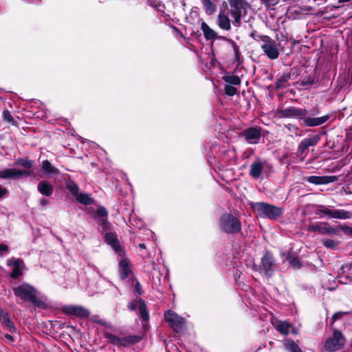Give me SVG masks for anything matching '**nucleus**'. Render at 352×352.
<instances>
[{
  "instance_id": "nucleus-50",
  "label": "nucleus",
  "mask_w": 352,
  "mask_h": 352,
  "mask_svg": "<svg viewBox=\"0 0 352 352\" xmlns=\"http://www.w3.org/2000/svg\"><path fill=\"white\" fill-rule=\"evenodd\" d=\"M139 247L142 249H144L146 247H145V244L144 243H140L139 244Z\"/></svg>"
},
{
  "instance_id": "nucleus-48",
  "label": "nucleus",
  "mask_w": 352,
  "mask_h": 352,
  "mask_svg": "<svg viewBox=\"0 0 352 352\" xmlns=\"http://www.w3.org/2000/svg\"><path fill=\"white\" fill-rule=\"evenodd\" d=\"M40 204L42 206H45V205L48 204V201L45 199H42L40 201Z\"/></svg>"
},
{
  "instance_id": "nucleus-42",
  "label": "nucleus",
  "mask_w": 352,
  "mask_h": 352,
  "mask_svg": "<svg viewBox=\"0 0 352 352\" xmlns=\"http://www.w3.org/2000/svg\"><path fill=\"white\" fill-rule=\"evenodd\" d=\"M139 307V300L129 303L128 307L130 310H135Z\"/></svg>"
},
{
  "instance_id": "nucleus-43",
  "label": "nucleus",
  "mask_w": 352,
  "mask_h": 352,
  "mask_svg": "<svg viewBox=\"0 0 352 352\" xmlns=\"http://www.w3.org/2000/svg\"><path fill=\"white\" fill-rule=\"evenodd\" d=\"M32 175V173L28 170H23L19 169V177L21 178L23 176H30Z\"/></svg>"
},
{
  "instance_id": "nucleus-5",
  "label": "nucleus",
  "mask_w": 352,
  "mask_h": 352,
  "mask_svg": "<svg viewBox=\"0 0 352 352\" xmlns=\"http://www.w3.org/2000/svg\"><path fill=\"white\" fill-rule=\"evenodd\" d=\"M219 228L227 234H235L241 231V225L236 217L230 214H224L219 219Z\"/></svg>"
},
{
  "instance_id": "nucleus-44",
  "label": "nucleus",
  "mask_w": 352,
  "mask_h": 352,
  "mask_svg": "<svg viewBox=\"0 0 352 352\" xmlns=\"http://www.w3.org/2000/svg\"><path fill=\"white\" fill-rule=\"evenodd\" d=\"M135 291L138 294H142V287H141L140 283L139 282H136Z\"/></svg>"
},
{
  "instance_id": "nucleus-21",
  "label": "nucleus",
  "mask_w": 352,
  "mask_h": 352,
  "mask_svg": "<svg viewBox=\"0 0 352 352\" xmlns=\"http://www.w3.org/2000/svg\"><path fill=\"white\" fill-rule=\"evenodd\" d=\"M0 177L3 179H19L18 168H7L0 170Z\"/></svg>"
},
{
  "instance_id": "nucleus-34",
  "label": "nucleus",
  "mask_w": 352,
  "mask_h": 352,
  "mask_svg": "<svg viewBox=\"0 0 352 352\" xmlns=\"http://www.w3.org/2000/svg\"><path fill=\"white\" fill-rule=\"evenodd\" d=\"M7 264L8 265L13 267H21L23 264V261L17 258H10L7 261Z\"/></svg>"
},
{
  "instance_id": "nucleus-3",
  "label": "nucleus",
  "mask_w": 352,
  "mask_h": 352,
  "mask_svg": "<svg viewBox=\"0 0 352 352\" xmlns=\"http://www.w3.org/2000/svg\"><path fill=\"white\" fill-rule=\"evenodd\" d=\"M258 38L263 54L270 60L277 59L280 54L279 43L268 36H259Z\"/></svg>"
},
{
  "instance_id": "nucleus-10",
  "label": "nucleus",
  "mask_w": 352,
  "mask_h": 352,
  "mask_svg": "<svg viewBox=\"0 0 352 352\" xmlns=\"http://www.w3.org/2000/svg\"><path fill=\"white\" fill-rule=\"evenodd\" d=\"M317 214H324L328 215L329 217L339 219H346L351 217V214L344 210H333L328 207L322 205L317 206Z\"/></svg>"
},
{
  "instance_id": "nucleus-14",
  "label": "nucleus",
  "mask_w": 352,
  "mask_h": 352,
  "mask_svg": "<svg viewBox=\"0 0 352 352\" xmlns=\"http://www.w3.org/2000/svg\"><path fill=\"white\" fill-rule=\"evenodd\" d=\"M338 180V177L335 175L327 176H309L307 177V181L311 184L316 185L327 184L335 182Z\"/></svg>"
},
{
  "instance_id": "nucleus-41",
  "label": "nucleus",
  "mask_w": 352,
  "mask_h": 352,
  "mask_svg": "<svg viewBox=\"0 0 352 352\" xmlns=\"http://www.w3.org/2000/svg\"><path fill=\"white\" fill-rule=\"evenodd\" d=\"M96 214L100 217H105L107 216V211L105 208L100 207L96 211Z\"/></svg>"
},
{
  "instance_id": "nucleus-17",
  "label": "nucleus",
  "mask_w": 352,
  "mask_h": 352,
  "mask_svg": "<svg viewBox=\"0 0 352 352\" xmlns=\"http://www.w3.org/2000/svg\"><path fill=\"white\" fill-rule=\"evenodd\" d=\"M38 191L44 196L50 197L54 192L53 186L47 181H41L37 185Z\"/></svg>"
},
{
  "instance_id": "nucleus-11",
  "label": "nucleus",
  "mask_w": 352,
  "mask_h": 352,
  "mask_svg": "<svg viewBox=\"0 0 352 352\" xmlns=\"http://www.w3.org/2000/svg\"><path fill=\"white\" fill-rule=\"evenodd\" d=\"M261 265L265 274L270 277L275 269V261L272 254L268 252H265L261 258Z\"/></svg>"
},
{
  "instance_id": "nucleus-37",
  "label": "nucleus",
  "mask_w": 352,
  "mask_h": 352,
  "mask_svg": "<svg viewBox=\"0 0 352 352\" xmlns=\"http://www.w3.org/2000/svg\"><path fill=\"white\" fill-rule=\"evenodd\" d=\"M3 116L4 120L7 121L8 122H10V123L14 122V118L8 110H5L3 112Z\"/></svg>"
},
{
  "instance_id": "nucleus-35",
  "label": "nucleus",
  "mask_w": 352,
  "mask_h": 352,
  "mask_svg": "<svg viewBox=\"0 0 352 352\" xmlns=\"http://www.w3.org/2000/svg\"><path fill=\"white\" fill-rule=\"evenodd\" d=\"M286 259L294 267H300V261L297 258L287 255Z\"/></svg>"
},
{
  "instance_id": "nucleus-51",
  "label": "nucleus",
  "mask_w": 352,
  "mask_h": 352,
  "mask_svg": "<svg viewBox=\"0 0 352 352\" xmlns=\"http://www.w3.org/2000/svg\"><path fill=\"white\" fill-rule=\"evenodd\" d=\"M101 224L102 225L103 227H104L105 224H106V221L104 220V219H102L101 220Z\"/></svg>"
},
{
  "instance_id": "nucleus-8",
  "label": "nucleus",
  "mask_w": 352,
  "mask_h": 352,
  "mask_svg": "<svg viewBox=\"0 0 352 352\" xmlns=\"http://www.w3.org/2000/svg\"><path fill=\"white\" fill-rule=\"evenodd\" d=\"M345 344V338L340 331L334 330L332 336L324 343V349L327 351L333 352L341 349Z\"/></svg>"
},
{
  "instance_id": "nucleus-38",
  "label": "nucleus",
  "mask_w": 352,
  "mask_h": 352,
  "mask_svg": "<svg viewBox=\"0 0 352 352\" xmlns=\"http://www.w3.org/2000/svg\"><path fill=\"white\" fill-rule=\"evenodd\" d=\"M67 188L74 195L77 194L78 191V187L76 184H67Z\"/></svg>"
},
{
  "instance_id": "nucleus-29",
  "label": "nucleus",
  "mask_w": 352,
  "mask_h": 352,
  "mask_svg": "<svg viewBox=\"0 0 352 352\" xmlns=\"http://www.w3.org/2000/svg\"><path fill=\"white\" fill-rule=\"evenodd\" d=\"M208 14H212L216 10L215 5L210 0H201Z\"/></svg>"
},
{
  "instance_id": "nucleus-28",
  "label": "nucleus",
  "mask_w": 352,
  "mask_h": 352,
  "mask_svg": "<svg viewBox=\"0 0 352 352\" xmlns=\"http://www.w3.org/2000/svg\"><path fill=\"white\" fill-rule=\"evenodd\" d=\"M139 315L144 320H148L149 319V315L148 311H146V306L144 300L140 299L139 300Z\"/></svg>"
},
{
  "instance_id": "nucleus-32",
  "label": "nucleus",
  "mask_w": 352,
  "mask_h": 352,
  "mask_svg": "<svg viewBox=\"0 0 352 352\" xmlns=\"http://www.w3.org/2000/svg\"><path fill=\"white\" fill-rule=\"evenodd\" d=\"M77 200L80 203L84 204L86 205L91 204L93 202V199L89 197V195H88L87 194H82V193L80 194L77 197Z\"/></svg>"
},
{
  "instance_id": "nucleus-30",
  "label": "nucleus",
  "mask_w": 352,
  "mask_h": 352,
  "mask_svg": "<svg viewBox=\"0 0 352 352\" xmlns=\"http://www.w3.org/2000/svg\"><path fill=\"white\" fill-rule=\"evenodd\" d=\"M223 80L230 85H238L241 83V79L239 76L234 75H227L223 77Z\"/></svg>"
},
{
  "instance_id": "nucleus-6",
  "label": "nucleus",
  "mask_w": 352,
  "mask_h": 352,
  "mask_svg": "<svg viewBox=\"0 0 352 352\" xmlns=\"http://www.w3.org/2000/svg\"><path fill=\"white\" fill-rule=\"evenodd\" d=\"M230 9L229 13L234 18L233 23L239 27L241 25V16L245 14L247 3L243 0H230Z\"/></svg>"
},
{
  "instance_id": "nucleus-40",
  "label": "nucleus",
  "mask_w": 352,
  "mask_h": 352,
  "mask_svg": "<svg viewBox=\"0 0 352 352\" xmlns=\"http://www.w3.org/2000/svg\"><path fill=\"white\" fill-rule=\"evenodd\" d=\"M346 314H347L346 312H343V311H338V312L335 313L331 318V320H332L331 324L333 322H335V321H336L339 318H342L344 315H345Z\"/></svg>"
},
{
  "instance_id": "nucleus-33",
  "label": "nucleus",
  "mask_w": 352,
  "mask_h": 352,
  "mask_svg": "<svg viewBox=\"0 0 352 352\" xmlns=\"http://www.w3.org/2000/svg\"><path fill=\"white\" fill-rule=\"evenodd\" d=\"M322 244L327 248L335 250L338 248V243L333 239H324L322 241Z\"/></svg>"
},
{
  "instance_id": "nucleus-27",
  "label": "nucleus",
  "mask_w": 352,
  "mask_h": 352,
  "mask_svg": "<svg viewBox=\"0 0 352 352\" xmlns=\"http://www.w3.org/2000/svg\"><path fill=\"white\" fill-rule=\"evenodd\" d=\"M284 346L289 352H302L299 346L292 340H285L284 342Z\"/></svg>"
},
{
  "instance_id": "nucleus-2",
  "label": "nucleus",
  "mask_w": 352,
  "mask_h": 352,
  "mask_svg": "<svg viewBox=\"0 0 352 352\" xmlns=\"http://www.w3.org/2000/svg\"><path fill=\"white\" fill-rule=\"evenodd\" d=\"M14 294L23 301H29L38 307H44L45 302L37 297L36 289L30 284L23 283L13 288Z\"/></svg>"
},
{
  "instance_id": "nucleus-31",
  "label": "nucleus",
  "mask_w": 352,
  "mask_h": 352,
  "mask_svg": "<svg viewBox=\"0 0 352 352\" xmlns=\"http://www.w3.org/2000/svg\"><path fill=\"white\" fill-rule=\"evenodd\" d=\"M16 164L24 168H30L34 164V162L24 158H19L16 161Z\"/></svg>"
},
{
  "instance_id": "nucleus-49",
  "label": "nucleus",
  "mask_w": 352,
  "mask_h": 352,
  "mask_svg": "<svg viewBox=\"0 0 352 352\" xmlns=\"http://www.w3.org/2000/svg\"><path fill=\"white\" fill-rule=\"evenodd\" d=\"M351 0H338L339 3L349 2Z\"/></svg>"
},
{
  "instance_id": "nucleus-25",
  "label": "nucleus",
  "mask_w": 352,
  "mask_h": 352,
  "mask_svg": "<svg viewBox=\"0 0 352 352\" xmlns=\"http://www.w3.org/2000/svg\"><path fill=\"white\" fill-rule=\"evenodd\" d=\"M219 27L225 30H229L231 28L230 19L224 14H219L218 17Z\"/></svg>"
},
{
  "instance_id": "nucleus-12",
  "label": "nucleus",
  "mask_w": 352,
  "mask_h": 352,
  "mask_svg": "<svg viewBox=\"0 0 352 352\" xmlns=\"http://www.w3.org/2000/svg\"><path fill=\"white\" fill-rule=\"evenodd\" d=\"M63 311L67 315L78 316L80 318H88L90 312L87 309L78 305H67L63 307Z\"/></svg>"
},
{
  "instance_id": "nucleus-15",
  "label": "nucleus",
  "mask_w": 352,
  "mask_h": 352,
  "mask_svg": "<svg viewBox=\"0 0 352 352\" xmlns=\"http://www.w3.org/2000/svg\"><path fill=\"white\" fill-rule=\"evenodd\" d=\"M265 168V163L257 159L252 163L250 167L249 174L254 179H258L262 175Z\"/></svg>"
},
{
  "instance_id": "nucleus-19",
  "label": "nucleus",
  "mask_w": 352,
  "mask_h": 352,
  "mask_svg": "<svg viewBox=\"0 0 352 352\" xmlns=\"http://www.w3.org/2000/svg\"><path fill=\"white\" fill-rule=\"evenodd\" d=\"M106 242L110 245L115 251L119 252L121 249L120 244L116 234L112 232L107 233L105 235Z\"/></svg>"
},
{
  "instance_id": "nucleus-20",
  "label": "nucleus",
  "mask_w": 352,
  "mask_h": 352,
  "mask_svg": "<svg viewBox=\"0 0 352 352\" xmlns=\"http://www.w3.org/2000/svg\"><path fill=\"white\" fill-rule=\"evenodd\" d=\"M41 171L47 175H53L58 173V170L53 166L48 160H44L41 163Z\"/></svg>"
},
{
  "instance_id": "nucleus-47",
  "label": "nucleus",
  "mask_w": 352,
  "mask_h": 352,
  "mask_svg": "<svg viewBox=\"0 0 352 352\" xmlns=\"http://www.w3.org/2000/svg\"><path fill=\"white\" fill-rule=\"evenodd\" d=\"M7 193V190L6 188H2L0 186V198L3 197Z\"/></svg>"
},
{
  "instance_id": "nucleus-4",
  "label": "nucleus",
  "mask_w": 352,
  "mask_h": 352,
  "mask_svg": "<svg viewBox=\"0 0 352 352\" xmlns=\"http://www.w3.org/2000/svg\"><path fill=\"white\" fill-rule=\"evenodd\" d=\"M254 210L261 217L276 220L282 215V208L264 202L256 203Z\"/></svg>"
},
{
  "instance_id": "nucleus-23",
  "label": "nucleus",
  "mask_w": 352,
  "mask_h": 352,
  "mask_svg": "<svg viewBox=\"0 0 352 352\" xmlns=\"http://www.w3.org/2000/svg\"><path fill=\"white\" fill-rule=\"evenodd\" d=\"M119 269L121 278L122 279L126 278L131 272L127 259L123 258L120 261Z\"/></svg>"
},
{
  "instance_id": "nucleus-39",
  "label": "nucleus",
  "mask_w": 352,
  "mask_h": 352,
  "mask_svg": "<svg viewBox=\"0 0 352 352\" xmlns=\"http://www.w3.org/2000/svg\"><path fill=\"white\" fill-rule=\"evenodd\" d=\"M21 274L22 272L21 267H14L12 272H11L10 276L12 278H16L21 276Z\"/></svg>"
},
{
  "instance_id": "nucleus-26",
  "label": "nucleus",
  "mask_w": 352,
  "mask_h": 352,
  "mask_svg": "<svg viewBox=\"0 0 352 352\" xmlns=\"http://www.w3.org/2000/svg\"><path fill=\"white\" fill-rule=\"evenodd\" d=\"M315 144L316 142L312 139L305 138L300 142L298 146V151L301 154H303L309 146H313Z\"/></svg>"
},
{
  "instance_id": "nucleus-9",
  "label": "nucleus",
  "mask_w": 352,
  "mask_h": 352,
  "mask_svg": "<svg viewBox=\"0 0 352 352\" xmlns=\"http://www.w3.org/2000/svg\"><path fill=\"white\" fill-rule=\"evenodd\" d=\"M164 320L176 332L179 333L183 330L185 324V319L173 311L168 310L166 311Z\"/></svg>"
},
{
  "instance_id": "nucleus-46",
  "label": "nucleus",
  "mask_w": 352,
  "mask_h": 352,
  "mask_svg": "<svg viewBox=\"0 0 352 352\" xmlns=\"http://www.w3.org/2000/svg\"><path fill=\"white\" fill-rule=\"evenodd\" d=\"M8 247L5 244H0V253L3 252H7Z\"/></svg>"
},
{
  "instance_id": "nucleus-22",
  "label": "nucleus",
  "mask_w": 352,
  "mask_h": 352,
  "mask_svg": "<svg viewBox=\"0 0 352 352\" xmlns=\"http://www.w3.org/2000/svg\"><path fill=\"white\" fill-rule=\"evenodd\" d=\"M201 29L206 40H212L217 37V33L206 22L201 23Z\"/></svg>"
},
{
  "instance_id": "nucleus-16",
  "label": "nucleus",
  "mask_w": 352,
  "mask_h": 352,
  "mask_svg": "<svg viewBox=\"0 0 352 352\" xmlns=\"http://www.w3.org/2000/svg\"><path fill=\"white\" fill-rule=\"evenodd\" d=\"M261 130L258 128H250L244 132L245 140L249 144H257L261 138Z\"/></svg>"
},
{
  "instance_id": "nucleus-45",
  "label": "nucleus",
  "mask_w": 352,
  "mask_h": 352,
  "mask_svg": "<svg viewBox=\"0 0 352 352\" xmlns=\"http://www.w3.org/2000/svg\"><path fill=\"white\" fill-rule=\"evenodd\" d=\"M4 338H5L7 341H8L9 342H13V340H14L13 337H12L11 335L8 334V333H6V334H5V335H4Z\"/></svg>"
},
{
  "instance_id": "nucleus-36",
  "label": "nucleus",
  "mask_w": 352,
  "mask_h": 352,
  "mask_svg": "<svg viewBox=\"0 0 352 352\" xmlns=\"http://www.w3.org/2000/svg\"><path fill=\"white\" fill-rule=\"evenodd\" d=\"M225 93L228 96H232L237 93V89L232 85H228L225 87Z\"/></svg>"
},
{
  "instance_id": "nucleus-52",
  "label": "nucleus",
  "mask_w": 352,
  "mask_h": 352,
  "mask_svg": "<svg viewBox=\"0 0 352 352\" xmlns=\"http://www.w3.org/2000/svg\"><path fill=\"white\" fill-rule=\"evenodd\" d=\"M349 229H350V232L352 233V228H349Z\"/></svg>"
},
{
  "instance_id": "nucleus-7",
  "label": "nucleus",
  "mask_w": 352,
  "mask_h": 352,
  "mask_svg": "<svg viewBox=\"0 0 352 352\" xmlns=\"http://www.w3.org/2000/svg\"><path fill=\"white\" fill-rule=\"evenodd\" d=\"M104 336L113 344L117 346H128L131 344L138 342L141 338L138 336H129L126 337H118L111 333L104 332Z\"/></svg>"
},
{
  "instance_id": "nucleus-13",
  "label": "nucleus",
  "mask_w": 352,
  "mask_h": 352,
  "mask_svg": "<svg viewBox=\"0 0 352 352\" xmlns=\"http://www.w3.org/2000/svg\"><path fill=\"white\" fill-rule=\"evenodd\" d=\"M307 230L310 232H318L321 234H336L334 228L331 227L327 223H317L309 225Z\"/></svg>"
},
{
  "instance_id": "nucleus-1",
  "label": "nucleus",
  "mask_w": 352,
  "mask_h": 352,
  "mask_svg": "<svg viewBox=\"0 0 352 352\" xmlns=\"http://www.w3.org/2000/svg\"><path fill=\"white\" fill-rule=\"evenodd\" d=\"M306 109L296 108L294 107L286 108L280 111L281 118H298L303 120L305 126H317L326 122L330 118L329 115H325L318 118L307 117Z\"/></svg>"
},
{
  "instance_id": "nucleus-18",
  "label": "nucleus",
  "mask_w": 352,
  "mask_h": 352,
  "mask_svg": "<svg viewBox=\"0 0 352 352\" xmlns=\"http://www.w3.org/2000/svg\"><path fill=\"white\" fill-rule=\"evenodd\" d=\"M0 321L7 331L10 333L16 331V327L12 321L10 319L8 314L3 312L1 310H0Z\"/></svg>"
},
{
  "instance_id": "nucleus-24",
  "label": "nucleus",
  "mask_w": 352,
  "mask_h": 352,
  "mask_svg": "<svg viewBox=\"0 0 352 352\" xmlns=\"http://www.w3.org/2000/svg\"><path fill=\"white\" fill-rule=\"evenodd\" d=\"M291 327V324L285 321H278L275 325L276 330L283 335H287Z\"/></svg>"
}]
</instances>
